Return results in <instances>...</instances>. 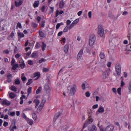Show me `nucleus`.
<instances>
[{
	"label": "nucleus",
	"instance_id": "f257e3e1",
	"mask_svg": "<svg viewBox=\"0 0 131 131\" xmlns=\"http://www.w3.org/2000/svg\"><path fill=\"white\" fill-rule=\"evenodd\" d=\"M93 114L91 111L89 112L88 115V119L86 120L84 124L83 128L86 127L88 125L91 124L93 121V119L92 117Z\"/></svg>",
	"mask_w": 131,
	"mask_h": 131
},
{
	"label": "nucleus",
	"instance_id": "f03ea898",
	"mask_svg": "<svg viewBox=\"0 0 131 131\" xmlns=\"http://www.w3.org/2000/svg\"><path fill=\"white\" fill-rule=\"evenodd\" d=\"M97 34L100 37H102L104 34V30L101 25H99L98 27Z\"/></svg>",
	"mask_w": 131,
	"mask_h": 131
},
{
	"label": "nucleus",
	"instance_id": "7ed1b4c3",
	"mask_svg": "<svg viewBox=\"0 0 131 131\" xmlns=\"http://www.w3.org/2000/svg\"><path fill=\"white\" fill-rule=\"evenodd\" d=\"M95 40V37L94 35L90 36L89 40V45L90 46H92L94 44Z\"/></svg>",
	"mask_w": 131,
	"mask_h": 131
},
{
	"label": "nucleus",
	"instance_id": "20e7f679",
	"mask_svg": "<svg viewBox=\"0 0 131 131\" xmlns=\"http://www.w3.org/2000/svg\"><path fill=\"white\" fill-rule=\"evenodd\" d=\"M115 69L117 75H120L121 73V67L119 63H117L116 64L115 66Z\"/></svg>",
	"mask_w": 131,
	"mask_h": 131
},
{
	"label": "nucleus",
	"instance_id": "39448f33",
	"mask_svg": "<svg viewBox=\"0 0 131 131\" xmlns=\"http://www.w3.org/2000/svg\"><path fill=\"white\" fill-rule=\"evenodd\" d=\"M17 129L16 126V121L15 120H13V123L9 127L10 131H14V129Z\"/></svg>",
	"mask_w": 131,
	"mask_h": 131
},
{
	"label": "nucleus",
	"instance_id": "423d86ee",
	"mask_svg": "<svg viewBox=\"0 0 131 131\" xmlns=\"http://www.w3.org/2000/svg\"><path fill=\"white\" fill-rule=\"evenodd\" d=\"M77 89V86L75 84L72 85V87L70 91V93L72 95H74Z\"/></svg>",
	"mask_w": 131,
	"mask_h": 131
},
{
	"label": "nucleus",
	"instance_id": "0eeeda50",
	"mask_svg": "<svg viewBox=\"0 0 131 131\" xmlns=\"http://www.w3.org/2000/svg\"><path fill=\"white\" fill-rule=\"evenodd\" d=\"M88 130L89 131H97V129L96 126L94 125H91L88 127Z\"/></svg>",
	"mask_w": 131,
	"mask_h": 131
},
{
	"label": "nucleus",
	"instance_id": "6e6552de",
	"mask_svg": "<svg viewBox=\"0 0 131 131\" xmlns=\"http://www.w3.org/2000/svg\"><path fill=\"white\" fill-rule=\"evenodd\" d=\"M114 129V126L110 125L107 126L105 128V131H113Z\"/></svg>",
	"mask_w": 131,
	"mask_h": 131
},
{
	"label": "nucleus",
	"instance_id": "1a4fd4ad",
	"mask_svg": "<svg viewBox=\"0 0 131 131\" xmlns=\"http://www.w3.org/2000/svg\"><path fill=\"white\" fill-rule=\"evenodd\" d=\"M109 71L108 70H106L104 72L102 75V78L104 79L106 78L109 75Z\"/></svg>",
	"mask_w": 131,
	"mask_h": 131
},
{
	"label": "nucleus",
	"instance_id": "9d476101",
	"mask_svg": "<svg viewBox=\"0 0 131 131\" xmlns=\"http://www.w3.org/2000/svg\"><path fill=\"white\" fill-rule=\"evenodd\" d=\"M1 103L2 105L8 106L11 103L7 100H4L1 101Z\"/></svg>",
	"mask_w": 131,
	"mask_h": 131
},
{
	"label": "nucleus",
	"instance_id": "9b49d317",
	"mask_svg": "<svg viewBox=\"0 0 131 131\" xmlns=\"http://www.w3.org/2000/svg\"><path fill=\"white\" fill-rule=\"evenodd\" d=\"M83 49H82L78 53L77 58L78 59H80L82 57Z\"/></svg>",
	"mask_w": 131,
	"mask_h": 131
},
{
	"label": "nucleus",
	"instance_id": "f8f14e48",
	"mask_svg": "<svg viewBox=\"0 0 131 131\" xmlns=\"http://www.w3.org/2000/svg\"><path fill=\"white\" fill-rule=\"evenodd\" d=\"M44 89L47 92H49L51 91L49 85L47 84H46L45 86Z\"/></svg>",
	"mask_w": 131,
	"mask_h": 131
},
{
	"label": "nucleus",
	"instance_id": "ddd939ff",
	"mask_svg": "<svg viewBox=\"0 0 131 131\" xmlns=\"http://www.w3.org/2000/svg\"><path fill=\"white\" fill-rule=\"evenodd\" d=\"M19 62L20 63L19 65L21 68L24 69L25 66L24 61L23 60H21Z\"/></svg>",
	"mask_w": 131,
	"mask_h": 131
},
{
	"label": "nucleus",
	"instance_id": "4468645a",
	"mask_svg": "<svg viewBox=\"0 0 131 131\" xmlns=\"http://www.w3.org/2000/svg\"><path fill=\"white\" fill-rule=\"evenodd\" d=\"M97 112L100 113H103L104 112V107L101 106L97 110Z\"/></svg>",
	"mask_w": 131,
	"mask_h": 131
},
{
	"label": "nucleus",
	"instance_id": "2eb2a0df",
	"mask_svg": "<svg viewBox=\"0 0 131 131\" xmlns=\"http://www.w3.org/2000/svg\"><path fill=\"white\" fill-rule=\"evenodd\" d=\"M33 102L35 103L36 104L35 108H37L40 103L39 100L38 99H35L34 100Z\"/></svg>",
	"mask_w": 131,
	"mask_h": 131
},
{
	"label": "nucleus",
	"instance_id": "dca6fc26",
	"mask_svg": "<svg viewBox=\"0 0 131 131\" xmlns=\"http://www.w3.org/2000/svg\"><path fill=\"white\" fill-rule=\"evenodd\" d=\"M69 47V46L68 44H67L64 46V50L66 53H67L68 52Z\"/></svg>",
	"mask_w": 131,
	"mask_h": 131
},
{
	"label": "nucleus",
	"instance_id": "f3484780",
	"mask_svg": "<svg viewBox=\"0 0 131 131\" xmlns=\"http://www.w3.org/2000/svg\"><path fill=\"white\" fill-rule=\"evenodd\" d=\"M23 3V1H22L20 0L19 2L15 1V6L17 7H18L21 5Z\"/></svg>",
	"mask_w": 131,
	"mask_h": 131
},
{
	"label": "nucleus",
	"instance_id": "a211bd4d",
	"mask_svg": "<svg viewBox=\"0 0 131 131\" xmlns=\"http://www.w3.org/2000/svg\"><path fill=\"white\" fill-rule=\"evenodd\" d=\"M43 107V105L40 104L37 109V113L40 112L42 110Z\"/></svg>",
	"mask_w": 131,
	"mask_h": 131
},
{
	"label": "nucleus",
	"instance_id": "6ab92c4d",
	"mask_svg": "<svg viewBox=\"0 0 131 131\" xmlns=\"http://www.w3.org/2000/svg\"><path fill=\"white\" fill-rule=\"evenodd\" d=\"M21 78L22 80L23 81V82L24 83L25 82V81L27 79V78L25 76V74L24 73H23L21 76Z\"/></svg>",
	"mask_w": 131,
	"mask_h": 131
},
{
	"label": "nucleus",
	"instance_id": "aec40b11",
	"mask_svg": "<svg viewBox=\"0 0 131 131\" xmlns=\"http://www.w3.org/2000/svg\"><path fill=\"white\" fill-rule=\"evenodd\" d=\"M14 33L13 31H12L10 34L8 36L7 38V39L8 40H10V38L11 37L12 38H13L14 36Z\"/></svg>",
	"mask_w": 131,
	"mask_h": 131
},
{
	"label": "nucleus",
	"instance_id": "412c9836",
	"mask_svg": "<svg viewBox=\"0 0 131 131\" xmlns=\"http://www.w3.org/2000/svg\"><path fill=\"white\" fill-rule=\"evenodd\" d=\"M39 1H35L33 4V6L35 8L38 7L39 6Z\"/></svg>",
	"mask_w": 131,
	"mask_h": 131
},
{
	"label": "nucleus",
	"instance_id": "4be33fe9",
	"mask_svg": "<svg viewBox=\"0 0 131 131\" xmlns=\"http://www.w3.org/2000/svg\"><path fill=\"white\" fill-rule=\"evenodd\" d=\"M15 94L13 92L10 93L9 95V96L10 98L12 99H14L15 96Z\"/></svg>",
	"mask_w": 131,
	"mask_h": 131
},
{
	"label": "nucleus",
	"instance_id": "5701e85b",
	"mask_svg": "<svg viewBox=\"0 0 131 131\" xmlns=\"http://www.w3.org/2000/svg\"><path fill=\"white\" fill-rule=\"evenodd\" d=\"M17 35L20 38L23 37L24 36V34L23 32H17Z\"/></svg>",
	"mask_w": 131,
	"mask_h": 131
},
{
	"label": "nucleus",
	"instance_id": "b1692460",
	"mask_svg": "<svg viewBox=\"0 0 131 131\" xmlns=\"http://www.w3.org/2000/svg\"><path fill=\"white\" fill-rule=\"evenodd\" d=\"M61 114V113L59 112L56 114L54 116L53 120H55V121L59 117Z\"/></svg>",
	"mask_w": 131,
	"mask_h": 131
},
{
	"label": "nucleus",
	"instance_id": "393cba45",
	"mask_svg": "<svg viewBox=\"0 0 131 131\" xmlns=\"http://www.w3.org/2000/svg\"><path fill=\"white\" fill-rule=\"evenodd\" d=\"M40 74L39 72H37L35 73L34 74V77H37L35 79L36 80L38 79L40 76Z\"/></svg>",
	"mask_w": 131,
	"mask_h": 131
},
{
	"label": "nucleus",
	"instance_id": "a878e982",
	"mask_svg": "<svg viewBox=\"0 0 131 131\" xmlns=\"http://www.w3.org/2000/svg\"><path fill=\"white\" fill-rule=\"evenodd\" d=\"M64 5V3L63 2V1L62 0L61 1L60 3L59 7L60 8H62Z\"/></svg>",
	"mask_w": 131,
	"mask_h": 131
},
{
	"label": "nucleus",
	"instance_id": "bb28decb",
	"mask_svg": "<svg viewBox=\"0 0 131 131\" xmlns=\"http://www.w3.org/2000/svg\"><path fill=\"white\" fill-rule=\"evenodd\" d=\"M27 120L28 123L30 125H31L33 124V121L32 120L28 118L27 119Z\"/></svg>",
	"mask_w": 131,
	"mask_h": 131
},
{
	"label": "nucleus",
	"instance_id": "cd10ccee",
	"mask_svg": "<svg viewBox=\"0 0 131 131\" xmlns=\"http://www.w3.org/2000/svg\"><path fill=\"white\" fill-rule=\"evenodd\" d=\"M100 57L101 59H103L105 58V54L102 52H101L100 54Z\"/></svg>",
	"mask_w": 131,
	"mask_h": 131
},
{
	"label": "nucleus",
	"instance_id": "c85d7f7f",
	"mask_svg": "<svg viewBox=\"0 0 131 131\" xmlns=\"http://www.w3.org/2000/svg\"><path fill=\"white\" fill-rule=\"evenodd\" d=\"M10 89L11 90L14 92H16L17 91V88L15 86H11Z\"/></svg>",
	"mask_w": 131,
	"mask_h": 131
},
{
	"label": "nucleus",
	"instance_id": "c756f323",
	"mask_svg": "<svg viewBox=\"0 0 131 131\" xmlns=\"http://www.w3.org/2000/svg\"><path fill=\"white\" fill-rule=\"evenodd\" d=\"M41 87H39L38 89L36 90V93L37 94H38L40 93L41 91Z\"/></svg>",
	"mask_w": 131,
	"mask_h": 131
},
{
	"label": "nucleus",
	"instance_id": "7c9ffc66",
	"mask_svg": "<svg viewBox=\"0 0 131 131\" xmlns=\"http://www.w3.org/2000/svg\"><path fill=\"white\" fill-rule=\"evenodd\" d=\"M46 45L44 43V42H42V51H44L46 47Z\"/></svg>",
	"mask_w": 131,
	"mask_h": 131
},
{
	"label": "nucleus",
	"instance_id": "2f4dec72",
	"mask_svg": "<svg viewBox=\"0 0 131 131\" xmlns=\"http://www.w3.org/2000/svg\"><path fill=\"white\" fill-rule=\"evenodd\" d=\"M32 79H30L28 80V82L26 84L27 85H28L31 84L32 82Z\"/></svg>",
	"mask_w": 131,
	"mask_h": 131
},
{
	"label": "nucleus",
	"instance_id": "473e14b6",
	"mask_svg": "<svg viewBox=\"0 0 131 131\" xmlns=\"http://www.w3.org/2000/svg\"><path fill=\"white\" fill-rule=\"evenodd\" d=\"M12 68V69L14 70H15L17 68H18V65L17 64H14Z\"/></svg>",
	"mask_w": 131,
	"mask_h": 131
},
{
	"label": "nucleus",
	"instance_id": "72a5a7b5",
	"mask_svg": "<svg viewBox=\"0 0 131 131\" xmlns=\"http://www.w3.org/2000/svg\"><path fill=\"white\" fill-rule=\"evenodd\" d=\"M40 36L42 37H45V35L43 32L41 31H39V32Z\"/></svg>",
	"mask_w": 131,
	"mask_h": 131
},
{
	"label": "nucleus",
	"instance_id": "f704fd0d",
	"mask_svg": "<svg viewBox=\"0 0 131 131\" xmlns=\"http://www.w3.org/2000/svg\"><path fill=\"white\" fill-rule=\"evenodd\" d=\"M63 25V23H58L57 24L56 26V29H58L59 27H60L61 25Z\"/></svg>",
	"mask_w": 131,
	"mask_h": 131
},
{
	"label": "nucleus",
	"instance_id": "c9c22d12",
	"mask_svg": "<svg viewBox=\"0 0 131 131\" xmlns=\"http://www.w3.org/2000/svg\"><path fill=\"white\" fill-rule=\"evenodd\" d=\"M32 118L33 119L35 120L36 121L37 119V116L36 114L34 113L32 114Z\"/></svg>",
	"mask_w": 131,
	"mask_h": 131
},
{
	"label": "nucleus",
	"instance_id": "e433bc0d",
	"mask_svg": "<svg viewBox=\"0 0 131 131\" xmlns=\"http://www.w3.org/2000/svg\"><path fill=\"white\" fill-rule=\"evenodd\" d=\"M79 21V19H77L74 21L72 23L74 25V26Z\"/></svg>",
	"mask_w": 131,
	"mask_h": 131
},
{
	"label": "nucleus",
	"instance_id": "4c0bfd02",
	"mask_svg": "<svg viewBox=\"0 0 131 131\" xmlns=\"http://www.w3.org/2000/svg\"><path fill=\"white\" fill-rule=\"evenodd\" d=\"M37 56V53L36 52H33L31 55V57L32 58H36Z\"/></svg>",
	"mask_w": 131,
	"mask_h": 131
},
{
	"label": "nucleus",
	"instance_id": "58836bf2",
	"mask_svg": "<svg viewBox=\"0 0 131 131\" xmlns=\"http://www.w3.org/2000/svg\"><path fill=\"white\" fill-rule=\"evenodd\" d=\"M51 10L49 11L48 15H50L51 13H53L54 11V8L53 7H50Z\"/></svg>",
	"mask_w": 131,
	"mask_h": 131
},
{
	"label": "nucleus",
	"instance_id": "ea45409f",
	"mask_svg": "<svg viewBox=\"0 0 131 131\" xmlns=\"http://www.w3.org/2000/svg\"><path fill=\"white\" fill-rule=\"evenodd\" d=\"M46 61V60L44 58H42L41 60H40L39 61V62L40 63H41L42 62H45Z\"/></svg>",
	"mask_w": 131,
	"mask_h": 131
},
{
	"label": "nucleus",
	"instance_id": "a19ab883",
	"mask_svg": "<svg viewBox=\"0 0 131 131\" xmlns=\"http://www.w3.org/2000/svg\"><path fill=\"white\" fill-rule=\"evenodd\" d=\"M99 129L100 131H105V129L104 128L102 125H101V126L99 127Z\"/></svg>",
	"mask_w": 131,
	"mask_h": 131
},
{
	"label": "nucleus",
	"instance_id": "79ce46f5",
	"mask_svg": "<svg viewBox=\"0 0 131 131\" xmlns=\"http://www.w3.org/2000/svg\"><path fill=\"white\" fill-rule=\"evenodd\" d=\"M46 102V100L45 99H43L41 101V102L40 104L44 106L45 103Z\"/></svg>",
	"mask_w": 131,
	"mask_h": 131
},
{
	"label": "nucleus",
	"instance_id": "37998d69",
	"mask_svg": "<svg viewBox=\"0 0 131 131\" xmlns=\"http://www.w3.org/2000/svg\"><path fill=\"white\" fill-rule=\"evenodd\" d=\"M69 29V26H67L64 28L63 30V31L64 32H67L68 31Z\"/></svg>",
	"mask_w": 131,
	"mask_h": 131
},
{
	"label": "nucleus",
	"instance_id": "c03bdc74",
	"mask_svg": "<svg viewBox=\"0 0 131 131\" xmlns=\"http://www.w3.org/2000/svg\"><path fill=\"white\" fill-rule=\"evenodd\" d=\"M32 110V108L31 107H29L28 108H26L24 110V111H27L28 110Z\"/></svg>",
	"mask_w": 131,
	"mask_h": 131
},
{
	"label": "nucleus",
	"instance_id": "a18cd8bd",
	"mask_svg": "<svg viewBox=\"0 0 131 131\" xmlns=\"http://www.w3.org/2000/svg\"><path fill=\"white\" fill-rule=\"evenodd\" d=\"M32 91V88H29L28 90V95L30 93H31Z\"/></svg>",
	"mask_w": 131,
	"mask_h": 131
},
{
	"label": "nucleus",
	"instance_id": "49530a36",
	"mask_svg": "<svg viewBox=\"0 0 131 131\" xmlns=\"http://www.w3.org/2000/svg\"><path fill=\"white\" fill-rule=\"evenodd\" d=\"M20 81L19 79L15 80V83L16 84H19L20 83Z\"/></svg>",
	"mask_w": 131,
	"mask_h": 131
},
{
	"label": "nucleus",
	"instance_id": "de8ad7c7",
	"mask_svg": "<svg viewBox=\"0 0 131 131\" xmlns=\"http://www.w3.org/2000/svg\"><path fill=\"white\" fill-rule=\"evenodd\" d=\"M28 63L30 65H32L33 64L32 61L31 60H29L28 61Z\"/></svg>",
	"mask_w": 131,
	"mask_h": 131
},
{
	"label": "nucleus",
	"instance_id": "09e8293b",
	"mask_svg": "<svg viewBox=\"0 0 131 131\" xmlns=\"http://www.w3.org/2000/svg\"><path fill=\"white\" fill-rule=\"evenodd\" d=\"M49 69L46 68H44L43 69V72H46L48 71H49Z\"/></svg>",
	"mask_w": 131,
	"mask_h": 131
},
{
	"label": "nucleus",
	"instance_id": "8fccbe9b",
	"mask_svg": "<svg viewBox=\"0 0 131 131\" xmlns=\"http://www.w3.org/2000/svg\"><path fill=\"white\" fill-rule=\"evenodd\" d=\"M90 93L89 91L85 93L86 96L87 97H89L90 96Z\"/></svg>",
	"mask_w": 131,
	"mask_h": 131
},
{
	"label": "nucleus",
	"instance_id": "3c124183",
	"mask_svg": "<svg viewBox=\"0 0 131 131\" xmlns=\"http://www.w3.org/2000/svg\"><path fill=\"white\" fill-rule=\"evenodd\" d=\"M121 88H118L117 89V93L120 95H121Z\"/></svg>",
	"mask_w": 131,
	"mask_h": 131
},
{
	"label": "nucleus",
	"instance_id": "603ef678",
	"mask_svg": "<svg viewBox=\"0 0 131 131\" xmlns=\"http://www.w3.org/2000/svg\"><path fill=\"white\" fill-rule=\"evenodd\" d=\"M125 85V83L124 82V79H122L121 81V86H123Z\"/></svg>",
	"mask_w": 131,
	"mask_h": 131
},
{
	"label": "nucleus",
	"instance_id": "864d4df0",
	"mask_svg": "<svg viewBox=\"0 0 131 131\" xmlns=\"http://www.w3.org/2000/svg\"><path fill=\"white\" fill-rule=\"evenodd\" d=\"M71 23V21L69 20H68L67 21V26L69 25Z\"/></svg>",
	"mask_w": 131,
	"mask_h": 131
},
{
	"label": "nucleus",
	"instance_id": "5fc2aeb1",
	"mask_svg": "<svg viewBox=\"0 0 131 131\" xmlns=\"http://www.w3.org/2000/svg\"><path fill=\"white\" fill-rule=\"evenodd\" d=\"M45 20H43L41 23V26L42 27H44L45 26Z\"/></svg>",
	"mask_w": 131,
	"mask_h": 131
},
{
	"label": "nucleus",
	"instance_id": "6e6d98bb",
	"mask_svg": "<svg viewBox=\"0 0 131 131\" xmlns=\"http://www.w3.org/2000/svg\"><path fill=\"white\" fill-rule=\"evenodd\" d=\"M128 89L129 90L131 91V81L129 82L128 86Z\"/></svg>",
	"mask_w": 131,
	"mask_h": 131
},
{
	"label": "nucleus",
	"instance_id": "4d7b16f0",
	"mask_svg": "<svg viewBox=\"0 0 131 131\" xmlns=\"http://www.w3.org/2000/svg\"><path fill=\"white\" fill-rule=\"evenodd\" d=\"M59 13V10H57L56 12V15L55 17H57L58 16Z\"/></svg>",
	"mask_w": 131,
	"mask_h": 131
},
{
	"label": "nucleus",
	"instance_id": "13d9d810",
	"mask_svg": "<svg viewBox=\"0 0 131 131\" xmlns=\"http://www.w3.org/2000/svg\"><path fill=\"white\" fill-rule=\"evenodd\" d=\"M18 26V27L20 28H22V26L21 23H18L17 25V27Z\"/></svg>",
	"mask_w": 131,
	"mask_h": 131
},
{
	"label": "nucleus",
	"instance_id": "bf43d9fd",
	"mask_svg": "<svg viewBox=\"0 0 131 131\" xmlns=\"http://www.w3.org/2000/svg\"><path fill=\"white\" fill-rule=\"evenodd\" d=\"M15 62V60L14 58H13L11 62V64L12 65H13L14 64Z\"/></svg>",
	"mask_w": 131,
	"mask_h": 131
},
{
	"label": "nucleus",
	"instance_id": "052dcab7",
	"mask_svg": "<svg viewBox=\"0 0 131 131\" xmlns=\"http://www.w3.org/2000/svg\"><path fill=\"white\" fill-rule=\"evenodd\" d=\"M74 26V25L72 23L69 26V29H70L72 28Z\"/></svg>",
	"mask_w": 131,
	"mask_h": 131
},
{
	"label": "nucleus",
	"instance_id": "680f3d73",
	"mask_svg": "<svg viewBox=\"0 0 131 131\" xmlns=\"http://www.w3.org/2000/svg\"><path fill=\"white\" fill-rule=\"evenodd\" d=\"M74 26V25L72 23L69 26V29H70L72 28Z\"/></svg>",
	"mask_w": 131,
	"mask_h": 131
},
{
	"label": "nucleus",
	"instance_id": "e2e57ef3",
	"mask_svg": "<svg viewBox=\"0 0 131 131\" xmlns=\"http://www.w3.org/2000/svg\"><path fill=\"white\" fill-rule=\"evenodd\" d=\"M37 19L38 21V22H39L41 19V17L40 16H38L37 18Z\"/></svg>",
	"mask_w": 131,
	"mask_h": 131
},
{
	"label": "nucleus",
	"instance_id": "0e129e2a",
	"mask_svg": "<svg viewBox=\"0 0 131 131\" xmlns=\"http://www.w3.org/2000/svg\"><path fill=\"white\" fill-rule=\"evenodd\" d=\"M10 115L11 116H14L15 115V113L14 112H10Z\"/></svg>",
	"mask_w": 131,
	"mask_h": 131
},
{
	"label": "nucleus",
	"instance_id": "69168bd1",
	"mask_svg": "<svg viewBox=\"0 0 131 131\" xmlns=\"http://www.w3.org/2000/svg\"><path fill=\"white\" fill-rule=\"evenodd\" d=\"M8 125V123L6 122H4V123L3 126L5 127L7 126Z\"/></svg>",
	"mask_w": 131,
	"mask_h": 131
},
{
	"label": "nucleus",
	"instance_id": "338daca9",
	"mask_svg": "<svg viewBox=\"0 0 131 131\" xmlns=\"http://www.w3.org/2000/svg\"><path fill=\"white\" fill-rule=\"evenodd\" d=\"M63 33V32L62 31H61L59 32L58 34V35L59 36H61L62 34Z\"/></svg>",
	"mask_w": 131,
	"mask_h": 131
},
{
	"label": "nucleus",
	"instance_id": "774afa93",
	"mask_svg": "<svg viewBox=\"0 0 131 131\" xmlns=\"http://www.w3.org/2000/svg\"><path fill=\"white\" fill-rule=\"evenodd\" d=\"M82 88L83 90H85V86L84 84H83L82 85Z\"/></svg>",
	"mask_w": 131,
	"mask_h": 131
}]
</instances>
